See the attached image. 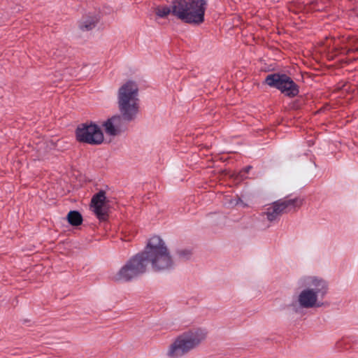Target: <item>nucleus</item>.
Listing matches in <instances>:
<instances>
[{
	"label": "nucleus",
	"instance_id": "nucleus-1",
	"mask_svg": "<svg viewBox=\"0 0 358 358\" xmlns=\"http://www.w3.org/2000/svg\"><path fill=\"white\" fill-rule=\"evenodd\" d=\"M148 263L155 272H166L174 268L172 256L158 236L150 238L144 250L129 258L113 278L117 282H130L145 273Z\"/></svg>",
	"mask_w": 358,
	"mask_h": 358
},
{
	"label": "nucleus",
	"instance_id": "nucleus-2",
	"mask_svg": "<svg viewBox=\"0 0 358 358\" xmlns=\"http://www.w3.org/2000/svg\"><path fill=\"white\" fill-rule=\"evenodd\" d=\"M296 285L301 292L297 301L289 306L295 313H301L303 308H317L324 306V300L329 294V285L322 277L313 275L301 276Z\"/></svg>",
	"mask_w": 358,
	"mask_h": 358
},
{
	"label": "nucleus",
	"instance_id": "nucleus-3",
	"mask_svg": "<svg viewBox=\"0 0 358 358\" xmlns=\"http://www.w3.org/2000/svg\"><path fill=\"white\" fill-rule=\"evenodd\" d=\"M207 0H173V15L181 21L199 25L205 20Z\"/></svg>",
	"mask_w": 358,
	"mask_h": 358
},
{
	"label": "nucleus",
	"instance_id": "nucleus-4",
	"mask_svg": "<svg viewBox=\"0 0 358 358\" xmlns=\"http://www.w3.org/2000/svg\"><path fill=\"white\" fill-rule=\"evenodd\" d=\"M117 104L120 114L127 122L133 121L139 110L138 87L134 81L129 80L117 92Z\"/></svg>",
	"mask_w": 358,
	"mask_h": 358
},
{
	"label": "nucleus",
	"instance_id": "nucleus-5",
	"mask_svg": "<svg viewBox=\"0 0 358 358\" xmlns=\"http://www.w3.org/2000/svg\"><path fill=\"white\" fill-rule=\"evenodd\" d=\"M206 336V330L201 328L184 332L170 345L167 355L171 358L181 357L199 345Z\"/></svg>",
	"mask_w": 358,
	"mask_h": 358
},
{
	"label": "nucleus",
	"instance_id": "nucleus-6",
	"mask_svg": "<svg viewBox=\"0 0 358 358\" xmlns=\"http://www.w3.org/2000/svg\"><path fill=\"white\" fill-rule=\"evenodd\" d=\"M264 83L270 87L277 89L289 98H294L299 93V85L285 73H270L266 76Z\"/></svg>",
	"mask_w": 358,
	"mask_h": 358
},
{
	"label": "nucleus",
	"instance_id": "nucleus-7",
	"mask_svg": "<svg viewBox=\"0 0 358 358\" xmlns=\"http://www.w3.org/2000/svg\"><path fill=\"white\" fill-rule=\"evenodd\" d=\"M78 141L92 145H101L104 141L103 133L99 125L95 123H83L76 129Z\"/></svg>",
	"mask_w": 358,
	"mask_h": 358
},
{
	"label": "nucleus",
	"instance_id": "nucleus-8",
	"mask_svg": "<svg viewBox=\"0 0 358 358\" xmlns=\"http://www.w3.org/2000/svg\"><path fill=\"white\" fill-rule=\"evenodd\" d=\"M297 203V198L278 199L266 208L264 215H266V219L270 222L279 220L283 213L294 209L298 206Z\"/></svg>",
	"mask_w": 358,
	"mask_h": 358
},
{
	"label": "nucleus",
	"instance_id": "nucleus-9",
	"mask_svg": "<svg viewBox=\"0 0 358 358\" xmlns=\"http://www.w3.org/2000/svg\"><path fill=\"white\" fill-rule=\"evenodd\" d=\"M128 122L124 115L120 114L108 118L102 126L107 135L115 136L126 130Z\"/></svg>",
	"mask_w": 358,
	"mask_h": 358
},
{
	"label": "nucleus",
	"instance_id": "nucleus-10",
	"mask_svg": "<svg viewBox=\"0 0 358 358\" xmlns=\"http://www.w3.org/2000/svg\"><path fill=\"white\" fill-rule=\"evenodd\" d=\"M106 199L105 191L100 190L92 196L91 200V207L99 220H105L106 219L107 210L103 208Z\"/></svg>",
	"mask_w": 358,
	"mask_h": 358
},
{
	"label": "nucleus",
	"instance_id": "nucleus-11",
	"mask_svg": "<svg viewBox=\"0 0 358 358\" xmlns=\"http://www.w3.org/2000/svg\"><path fill=\"white\" fill-rule=\"evenodd\" d=\"M99 20V17L98 15L93 14L87 16L80 22L79 27L82 31H90L96 26Z\"/></svg>",
	"mask_w": 358,
	"mask_h": 358
},
{
	"label": "nucleus",
	"instance_id": "nucleus-12",
	"mask_svg": "<svg viewBox=\"0 0 358 358\" xmlns=\"http://www.w3.org/2000/svg\"><path fill=\"white\" fill-rule=\"evenodd\" d=\"M66 219L72 226H78L83 222L82 215L78 210H71L69 212Z\"/></svg>",
	"mask_w": 358,
	"mask_h": 358
},
{
	"label": "nucleus",
	"instance_id": "nucleus-13",
	"mask_svg": "<svg viewBox=\"0 0 358 358\" xmlns=\"http://www.w3.org/2000/svg\"><path fill=\"white\" fill-rule=\"evenodd\" d=\"M156 15L160 18H164L168 15L171 13L173 15V1H171V6L157 7L155 11Z\"/></svg>",
	"mask_w": 358,
	"mask_h": 358
},
{
	"label": "nucleus",
	"instance_id": "nucleus-14",
	"mask_svg": "<svg viewBox=\"0 0 358 358\" xmlns=\"http://www.w3.org/2000/svg\"><path fill=\"white\" fill-rule=\"evenodd\" d=\"M176 254L180 259H188L191 255L190 250L187 249L178 250Z\"/></svg>",
	"mask_w": 358,
	"mask_h": 358
},
{
	"label": "nucleus",
	"instance_id": "nucleus-15",
	"mask_svg": "<svg viewBox=\"0 0 358 358\" xmlns=\"http://www.w3.org/2000/svg\"><path fill=\"white\" fill-rule=\"evenodd\" d=\"M252 168L251 166H248L245 167V172H249V171L250 170V169Z\"/></svg>",
	"mask_w": 358,
	"mask_h": 358
},
{
	"label": "nucleus",
	"instance_id": "nucleus-16",
	"mask_svg": "<svg viewBox=\"0 0 358 358\" xmlns=\"http://www.w3.org/2000/svg\"><path fill=\"white\" fill-rule=\"evenodd\" d=\"M29 322L28 320H24V324H25V323H27V322Z\"/></svg>",
	"mask_w": 358,
	"mask_h": 358
}]
</instances>
